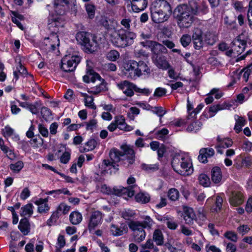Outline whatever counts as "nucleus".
<instances>
[{"instance_id": "1", "label": "nucleus", "mask_w": 252, "mask_h": 252, "mask_svg": "<svg viewBox=\"0 0 252 252\" xmlns=\"http://www.w3.org/2000/svg\"><path fill=\"white\" fill-rule=\"evenodd\" d=\"M131 20L125 17L121 21L120 25L117 22H112L109 28L108 34L111 41L117 47H124L132 44L136 38V34L129 31Z\"/></svg>"}, {"instance_id": "2", "label": "nucleus", "mask_w": 252, "mask_h": 252, "mask_svg": "<svg viewBox=\"0 0 252 252\" xmlns=\"http://www.w3.org/2000/svg\"><path fill=\"white\" fill-rule=\"evenodd\" d=\"M152 20L155 23L160 24L167 21L172 13V8L166 0H155L150 7Z\"/></svg>"}, {"instance_id": "3", "label": "nucleus", "mask_w": 252, "mask_h": 252, "mask_svg": "<svg viewBox=\"0 0 252 252\" xmlns=\"http://www.w3.org/2000/svg\"><path fill=\"white\" fill-rule=\"evenodd\" d=\"M198 8L194 3V6L182 4L178 6L175 10V18L177 23L181 29L189 28L195 20Z\"/></svg>"}, {"instance_id": "4", "label": "nucleus", "mask_w": 252, "mask_h": 252, "mask_svg": "<svg viewBox=\"0 0 252 252\" xmlns=\"http://www.w3.org/2000/svg\"><path fill=\"white\" fill-rule=\"evenodd\" d=\"M172 166L178 173L183 176L190 175L193 172L191 159L188 153L176 152L172 160Z\"/></svg>"}, {"instance_id": "5", "label": "nucleus", "mask_w": 252, "mask_h": 252, "mask_svg": "<svg viewBox=\"0 0 252 252\" xmlns=\"http://www.w3.org/2000/svg\"><path fill=\"white\" fill-rule=\"evenodd\" d=\"M70 0H55L53 7L47 5L49 12V25L51 29L57 26H62L63 24V15L65 13Z\"/></svg>"}, {"instance_id": "6", "label": "nucleus", "mask_w": 252, "mask_h": 252, "mask_svg": "<svg viewBox=\"0 0 252 252\" xmlns=\"http://www.w3.org/2000/svg\"><path fill=\"white\" fill-rule=\"evenodd\" d=\"M76 39L79 44L84 46L87 52L91 53L96 51L100 43L96 36L83 32L77 33Z\"/></svg>"}, {"instance_id": "7", "label": "nucleus", "mask_w": 252, "mask_h": 252, "mask_svg": "<svg viewBox=\"0 0 252 252\" xmlns=\"http://www.w3.org/2000/svg\"><path fill=\"white\" fill-rule=\"evenodd\" d=\"M83 79L86 83L99 82V85H97L95 87L88 91V92L90 94H96L106 89V83L104 80L101 79L98 73L94 72L93 70L88 71L87 74L83 76Z\"/></svg>"}, {"instance_id": "8", "label": "nucleus", "mask_w": 252, "mask_h": 252, "mask_svg": "<svg viewBox=\"0 0 252 252\" xmlns=\"http://www.w3.org/2000/svg\"><path fill=\"white\" fill-rule=\"evenodd\" d=\"M64 22L62 26H57L51 29L49 25V17L48 18V27L50 30L53 32L49 37L45 38L43 41V49L47 51H51L54 50L59 45L60 41L58 35L57 33L59 32L60 29H62Z\"/></svg>"}, {"instance_id": "9", "label": "nucleus", "mask_w": 252, "mask_h": 252, "mask_svg": "<svg viewBox=\"0 0 252 252\" xmlns=\"http://www.w3.org/2000/svg\"><path fill=\"white\" fill-rule=\"evenodd\" d=\"M97 190L98 191L107 194H115L118 196L126 195L128 197H132L134 195L133 190L128 188H124L122 187H115L111 189L105 184L97 185ZM126 198V197L124 196Z\"/></svg>"}, {"instance_id": "10", "label": "nucleus", "mask_w": 252, "mask_h": 252, "mask_svg": "<svg viewBox=\"0 0 252 252\" xmlns=\"http://www.w3.org/2000/svg\"><path fill=\"white\" fill-rule=\"evenodd\" d=\"M80 61V58L77 55H66L62 60L61 68L65 72L74 70Z\"/></svg>"}, {"instance_id": "11", "label": "nucleus", "mask_w": 252, "mask_h": 252, "mask_svg": "<svg viewBox=\"0 0 252 252\" xmlns=\"http://www.w3.org/2000/svg\"><path fill=\"white\" fill-rule=\"evenodd\" d=\"M129 228L133 231L135 240L137 242L143 241L146 237V232L141 221L131 220L128 222Z\"/></svg>"}, {"instance_id": "12", "label": "nucleus", "mask_w": 252, "mask_h": 252, "mask_svg": "<svg viewBox=\"0 0 252 252\" xmlns=\"http://www.w3.org/2000/svg\"><path fill=\"white\" fill-rule=\"evenodd\" d=\"M246 43L244 40L238 38L234 39L231 45V48L227 51L225 54L229 57H235L241 54L245 50Z\"/></svg>"}, {"instance_id": "13", "label": "nucleus", "mask_w": 252, "mask_h": 252, "mask_svg": "<svg viewBox=\"0 0 252 252\" xmlns=\"http://www.w3.org/2000/svg\"><path fill=\"white\" fill-rule=\"evenodd\" d=\"M117 86L118 89L127 96H132L134 94V91H138L136 86L133 83L127 81H123L118 83Z\"/></svg>"}, {"instance_id": "14", "label": "nucleus", "mask_w": 252, "mask_h": 252, "mask_svg": "<svg viewBox=\"0 0 252 252\" xmlns=\"http://www.w3.org/2000/svg\"><path fill=\"white\" fill-rule=\"evenodd\" d=\"M102 214L98 211L93 212L89 218L88 222V229L91 231L94 230L102 221Z\"/></svg>"}, {"instance_id": "15", "label": "nucleus", "mask_w": 252, "mask_h": 252, "mask_svg": "<svg viewBox=\"0 0 252 252\" xmlns=\"http://www.w3.org/2000/svg\"><path fill=\"white\" fill-rule=\"evenodd\" d=\"M141 45L150 50L153 53L158 54L159 53H165L166 48L161 44L151 40H145L140 42Z\"/></svg>"}, {"instance_id": "16", "label": "nucleus", "mask_w": 252, "mask_h": 252, "mask_svg": "<svg viewBox=\"0 0 252 252\" xmlns=\"http://www.w3.org/2000/svg\"><path fill=\"white\" fill-rule=\"evenodd\" d=\"M70 210V206L64 202L61 203L57 208L56 212L54 213L51 216L49 220L47 221V224L51 225V221H56L58 219V214L65 215L67 214Z\"/></svg>"}, {"instance_id": "17", "label": "nucleus", "mask_w": 252, "mask_h": 252, "mask_svg": "<svg viewBox=\"0 0 252 252\" xmlns=\"http://www.w3.org/2000/svg\"><path fill=\"white\" fill-rule=\"evenodd\" d=\"M192 39L195 49H200L203 46L204 41L202 31L199 28H195L193 31Z\"/></svg>"}, {"instance_id": "18", "label": "nucleus", "mask_w": 252, "mask_h": 252, "mask_svg": "<svg viewBox=\"0 0 252 252\" xmlns=\"http://www.w3.org/2000/svg\"><path fill=\"white\" fill-rule=\"evenodd\" d=\"M137 62L130 60L124 63L123 68L125 73L128 77L132 78L136 77V70H137Z\"/></svg>"}, {"instance_id": "19", "label": "nucleus", "mask_w": 252, "mask_h": 252, "mask_svg": "<svg viewBox=\"0 0 252 252\" xmlns=\"http://www.w3.org/2000/svg\"><path fill=\"white\" fill-rule=\"evenodd\" d=\"M114 122L118 127V128L125 131H130L134 129L132 126L128 125L126 122V119L123 115H117L114 117Z\"/></svg>"}, {"instance_id": "20", "label": "nucleus", "mask_w": 252, "mask_h": 252, "mask_svg": "<svg viewBox=\"0 0 252 252\" xmlns=\"http://www.w3.org/2000/svg\"><path fill=\"white\" fill-rule=\"evenodd\" d=\"M217 141L218 144L216 147L218 153L220 154H222L223 153V151L220 149L221 148H228L231 147L233 144L232 139L229 138H224L220 136L217 137Z\"/></svg>"}, {"instance_id": "21", "label": "nucleus", "mask_w": 252, "mask_h": 252, "mask_svg": "<svg viewBox=\"0 0 252 252\" xmlns=\"http://www.w3.org/2000/svg\"><path fill=\"white\" fill-rule=\"evenodd\" d=\"M118 165L115 164L112 161L108 159H104L99 167L101 169V172L103 174L110 173L115 172L117 170Z\"/></svg>"}, {"instance_id": "22", "label": "nucleus", "mask_w": 252, "mask_h": 252, "mask_svg": "<svg viewBox=\"0 0 252 252\" xmlns=\"http://www.w3.org/2000/svg\"><path fill=\"white\" fill-rule=\"evenodd\" d=\"M226 108L227 107L225 104L211 106L208 109H205L202 116L206 119L212 118L214 117L219 111Z\"/></svg>"}, {"instance_id": "23", "label": "nucleus", "mask_w": 252, "mask_h": 252, "mask_svg": "<svg viewBox=\"0 0 252 252\" xmlns=\"http://www.w3.org/2000/svg\"><path fill=\"white\" fill-rule=\"evenodd\" d=\"M131 3L132 11L139 12L146 9L148 5L147 0H128Z\"/></svg>"}, {"instance_id": "24", "label": "nucleus", "mask_w": 252, "mask_h": 252, "mask_svg": "<svg viewBox=\"0 0 252 252\" xmlns=\"http://www.w3.org/2000/svg\"><path fill=\"white\" fill-rule=\"evenodd\" d=\"M215 151L212 148H202L199 151L198 158L201 162L206 163L207 158L213 157Z\"/></svg>"}, {"instance_id": "25", "label": "nucleus", "mask_w": 252, "mask_h": 252, "mask_svg": "<svg viewBox=\"0 0 252 252\" xmlns=\"http://www.w3.org/2000/svg\"><path fill=\"white\" fill-rule=\"evenodd\" d=\"M183 216L186 223L191 224L196 219V215L193 210L190 207H185L183 209Z\"/></svg>"}, {"instance_id": "26", "label": "nucleus", "mask_w": 252, "mask_h": 252, "mask_svg": "<svg viewBox=\"0 0 252 252\" xmlns=\"http://www.w3.org/2000/svg\"><path fill=\"white\" fill-rule=\"evenodd\" d=\"M49 198H39L34 201V204L37 205V211L40 213H47L50 210V206L48 204Z\"/></svg>"}, {"instance_id": "27", "label": "nucleus", "mask_w": 252, "mask_h": 252, "mask_svg": "<svg viewBox=\"0 0 252 252\" xmlns=\"http://www.w3.org/2000/svg\"><path fill=\"white\" fill-rule=\"evenodd\" d=\"M136 77H140L143 75H148L150 73V69L147 64L143 61L137 62Z\"/></svg>"}, {"instance_id": "28", "label": "nucleus", "mask_w": 252, "mask_h": 252, "mask_svg": "<svg viewBox=\"0 0 252 252\" xmlns=\"http://www.w3.org/2000/svg\"><path fill=\"white\" fill-rule=\"evenodd\" d=\"M110 231L114 236H121L127 232V227L125 224H122L120 227L116 225L112 224Z\"/></svg>"}, {"instance_id": "29", "label": "nucleus", "mask_w": 252, "mask_h": 252, "mask_svg": "<svg viewBox=\"0 0 252 252\" xmlns=\"http://www.w3.org/2000/svg\"><path fill=\"white\" fill-rule=\"evenodd\" d=\"M194 120H192L191 117L190 119L188 120L189 124L186 128L187 131L194 133L201 129L202 125V123L198 121H194Z\"/></svg>"}, {"instance_id": "30", "label": "nucleus", "mask_w": 252, "mask_h": 252, "mask_svg": "<svg viewBox=\"0 0 252 252\" xmlns=\"http://www.w3.org/2000/svg\"><path fill=\"white\" fill-rule=\"evenodd\" d=\"M221 169L218 166L214 167L211 170V179L215 184H219L222 180Z\"/></svg>"}, {"instance_id": "31", "label": "nucleus", "mask_w": 252, "mask_h": 252, "mask_svg": "<svg viewBox=\"0 0 252 252\" xmlns=\"http://www.w3.org/2000/svg\"><path fill=\"white\" fill-rule=\"evenodd\" d=\"M243 196L239 191L234 192L230 198V203L233 206H238L243 203Z\"/></svg>"}, {"instance_id": "32", "label": "nucleus", "mask_w": 252, "mask_h": 252, "mask_svg": "<svg viewBox=\"0 0 252 252\" xmlns=\"http://www.w3.org/2000/svg\"><path fill=\"white\" fill-rule=\"evenodd\" d=\"M80 95L84 98L85 105L91 109L95 110L96 106L94 102V98L92 96L84 93H80Z\"/></svg>"}, {"instance_id": "33", "label": "nucleus", "mask_w": 252, "mask_h": 252, "mask_svg": "<svg viewBox=\"0 0 252 252\" xmlns=\"http://www.w3.org/2000/svg\"><path fill=\"white\" fill-rule=\"evenodd\" d=\"M18 228L24 235H28L30 231V225L28 220L26 218L21 219Z\"/></svg>"}, {"instance_id": "34", "label": "nucleus", "mask_w": 252, "mask_h": 252, "mask_svg": "<svg viewBox=\"0 0 252 252\" xmlns=\"http://www.w3.org/2000/svg\"><path fill=\"white\" fill-rule=\"evenodd\" d=\"M33 206L31 203H28L21 208L20 214L23 217H30L33 213Z\"/></svg>"}, {"instance_id": "35", "label": "nucleus", "mask_w": 252, "mask_h": 252, "mask_svg": "<svg viewBox=\"0 0 252 252\" xmlns=\"http://www.w3.org/2000/svg\"><path fill=\"white\" fill-rule=\"evenodd\" d=\"M125 153H122L116 149H112L110 152V158L111 161L115 164L120 161L121 158L124 156Z\"/></svg>"}, {"instance_id": "36", "label": "nucleus", "mask_w": 252, "mask_h": 252, "mask_svg": "<svg viewBox=\"0 0 252 252\" xmlns=\"http://www.w3.org/2000/svg\"><path fill=\"white\" fill-rule=\"evenodd\" d=\"M82 214L78 211H73L69 215V220L74 225L79 224L82 220Z\"/></svg>"}, {"instance_id": "37", "label": "nucleus", "mask_w": 252, "mask_h": 252, "mask_svg": "<svg viewBox=\"0 0 252 252\" xmlns=\"http://www.w3.org/2000/svg\"><path fill=\"white\" fill-rule=\"evenodd\" d=\"M11 13L12 22L16 24L19 29L23 30L24 27L20 21L24 20V16L16 11H11Z\"/></svg>"}, {"instance_id": "38", "label": "nucleus", "mask_w": 252, "mask_h": 252, "mask_svg": "<svg viewBox=\"0 0 252 252\" xmlns=\"http://www.w3.org/2000/svg\"><path fill=\"white\" fill-rule=\"evenodd\" d=\"M123 148L125 155H129V157L126 159L127 162L129 164H133L135 160L134 151L130 147L126 145L123 146Z\"/></svg>"}, {"instance_id": "39", "label": "nucleus", "mask_w": 252, "mask_h": 252, "mask_svg": "<svg viewBox=\"0 0 252 252\" xmlns=\"http://www.w3.org/2000/svg\"><path fill=\"white\" fill-rule=\"evenodd\" d=\"M234 118L236 121L234 129L238 133L242 130V127L246 125V121L244 118L238 115H235Z\"/></svg>"}, {"instance_id": "40", "label": "nucleus", "mask_w": 252, "mask_h": 252, "mask_svg": "<svg viewBox=\"0 0 252 252\" xmlns=\"http://www.w3.org/2000/svg\"><path fill=\"white\" fill-rule=\"evenodd\" d=\"M203 35L204 42L207 44L213 45L217 40V37L215 34L210 32H206Z\"/></svg>"}, {"instance_id": "41", "label": "nucleus", "mask_w": 252, "mask_h": 252, "mask_svg": "<svg viewBox=\"0 0 252 252\" xmlns=\"http://www.w3.org/2000/svg\"><path fill=\"white\" fill-rule=\"evenodd\" d=\"M135 200L137 202L141 203H148L150 199L149 194L146 192H140L135 196Z\"/></svg>"}, {"instance_id": "42", "label": "nucleus", "mask_w": 252, "mask_h": 252, "mask_svg": "<svg viewBox=\"0 0 252 252\" xmlns=\"http://www.w3.org/2000/svg\"><path fill=\"white\" fill-rule=\"evenodd\" d=\"M153 133L155 138L163 140L169 133V130L166 128H163L160 130L155 129Z\"/></svg>"}, {"instance_id": "43", "label": "nucleus", "mask_w": 252, "mask_h": 252, "mask_svg": "<svg viewBox=\"0 0 252 252\" xmlns=\"http://www.w3.org/2000/svg\"><path fill=\"white\" fill-rule=\"evenodd\" d=\"M44 140L40 136H36L33 139H32L30 143L32 145V147L34 148H39V152H41V149H40L43 145Z\"/></svg>"}, {"instance_id": "44", "label": "nucleus", "mask_w": 252, "mask_h": 252, "mask_svg": "<svg viewBox=\"0 0 252 252\" xmlns=\"http://www.w3.org/2000/svg\"><path fill=\"white\" fill-rule=\"evenodd\" d=\"M187 102V110L188 113V120L190 119V117L192 120H195L196 119V114L198 113V111H196L193 109V106L189 99H188Z\"/></svg>"}, {"instance_id": "45", "label": "nucleus", "mask_w": 252, "mask_h": 252, "mask_svg": "<svg viewBox=\"0 0 252 252\" xmlns=\"http://www.w3.org/2000/svg\"><path fill=\"white\" fill-rule=\"evenodd\" d=\"M156 63L158 67L162 69H166L169 66L168 62L163 57H158L156 60Z\"/></svg>"}, {"instance_id": "46", "label": "nucleus", "mask_w": 252, "mask_h": 252, "mask_svg": "<svg viewBox=\"0 0 252 252\" xmlns=\"http://www.w3.org/2000/svg\"><path fill=\"white\" fill-rule=\"evenodd\" d=\"M153 239L158 245H161L163 243V237L160 230L157 229L153 234Z\"/></svg>"}, {"instance_id": "47", "label": "nucleus", "mask_w": 252, "mask_h": 252, "mask_svg": "<svg viewBox=\"0 0 252 252\" xmlns=\"http://www.w3.org/2000/svg\"><path fill=\"white\" fill-rule=\"evenodd\" d=\"M151 110L159 117V122L161 123V118L166 113V111L161 107H152Z\"/></svg>"}, {"instance_id": "48", "label": "nucleus", "mask_w": 252, "mask_h": 252, "mask_svg": "<svg viewBox=\"0 0 252 252\" xmlns=\"http://www.w3.org/2000/svg\"><path fill=\"white\" fill-rule=\"evenodd\" d=\"M188 123H189V122H188V118L187 120L182 118H177L171 121L169 123V126L181 127L184 126Z\"/></svg>"}, {"instance_id": "49", "label": "nucleus", "mask_w": 252, "mask_h": 252, "mask_svg": "<svg viewBox=\"0 0 252 252\" xmlns=\"http://www.w3.org/2000/svg\"><path fill=\"white\" fill-rule=\"evenodd\" d=\"M143 221L141 222L144 228L151 229L154 224V221L148 216H143L141 217Z\"/></svg>"}, {"instance_id": "50", "label": "nucleus", "mask_w": 252, "mask_h": 252, "mask_svg": "<svg viewBox=\"0 0 252 252\" xmlns=\"http://www.w3.org/2000/svg\"><path fill=\"white\" fill-rule=\"evenodd\" d=\"M120 58V53L116 50H112L108 52L106 58L112 62H115Z\"/></svg>"}, {"instance_id": "51", "label": "nucleus", "mask_w": 252, "mask_h": 252, "mask_svg": "<svg viewBox=\"0 0 252 252\" xmlns=\"http://www.w3.org/2000/svg\"><path fill=\"white\" fill-rule=\"evenodd\" d=\"M199 184L203 187H207L210 184V180L209 177L205 174H201L198 177Z\"/></svg>"}, {"instance_id": "52", "label": "nucleus", "mask_w": 252, "mask_h": 252, "mask_svg": "<svg viewBox=\"0 0 252 252\" xmlns=\"http://www.w3.org/2000/svg\"><path fill=\"white\" fill-rule=\"evenodd\" d=\"M1 150L9 159L13 160L15 158L16 155L14 152L6 146H1Z\"/></svg>"}, {"instance_id": "53", "label": "nucleus", "mask_w": 252, "mask_h": 252, "mask_svg": "<svg viewBox=\"0 0 252 252\" xmlns=\"http://www.w3.org/2000/svg\"><path fill=\"white\" fill-rule=\"evenodd\" d=\"M97 126V122L95 119H92L86 123V129L88 131L93 132L96 130Z\"/></svg>"}, {"instance_id": "54", "label": "nucleus", "mask_w": 252, "mask_h": 252, "mask_svg": "<svg viewBox=\"0 0 252 252\" xmlns=\"http://www.w3.org/2000/svg\"><path fill=\"white\" fill-rule=\"evenodd\" d=\"M179 191L174 188L170 189L168 191V197L172 201H176L179 198Z\"/></svg>"}, {"instance_id": "55", "label": "nucleus", "mask_w": 252, "mask_h": 252, "mask_svg": "<svg viewBox=\"0 0 252 252\" xmlns=\"http://www.w3.org/2000/svg\"><path fill=\"white\" fill-rule=\"evenodd\" d=\"M24 166V163L22 161H18L16 163H11L9 165L10 169L15 173L19 172Z\"/></svg>"}, {"instance_id": "56", "label": "nucleus", "mask_w": 252, "mask_h": 252, "mask_svg": "<svg viewBox=\"0 0 252 252\" xmlns=\"http://www.w3.org/2000/svg\"><path fill=\"white\" fill-rule=\"evenodd\" d=\"M97 22L105 27L109 31V28L111 27L112 22L115 21H111L110 20L108 21L105 17L101 16L100 18H97Z\"/></svg>"}, {"instance_id": "57", "label": "nucleus", "mask_w": 252, "mask_h": 252, "mask_svg": "<svg viewBox=\"0 0 252 252\" xmlns=\"http://www.w3.org/2000/svg\"><path fill=\"white\" fill-rule=\"evenodd\" d=\"M85 8L89 18L90 19L94 18L95 9L94 5L90 3H87L85 5Z\"/></svg>"}, {"instance_id": "58", "label": "nucleus", "mask_w": 252, "mask_h": 252, "mask_svg": "<svg viewBox=\"0 0 252 252\" xmlns=\"http://www.w3.org/2000/svg\"><path fill=\"white\" fill-rule=\"evenodd\" d=\"M224 236L227 239L236 242L238 240V236L236 233L232 231H227L224 234Z\"/></svg>"}, {"instance_id": "59", "label": "nucleus", "mask_w": 252, "mask_h": 252, "mask_svg": "<svg viewBox=\"0 0 252 252\" xmlns=\"http://www.w3.org/2000/svg\"><path fill=\"white\" fill-rule=\"evenodd\" d=\"M242 149L246 152H250L252 151V142L248 139H245L241 145Z\"/></svg>"}, {"instance_id": "60", "label": "nucleus", "mask_w": 252, "mask_h": 252, "mask_svg": "<svg viewBox=\"0 0 252 252\" xmlns=\"http://www.w3.org/2000/svg\"><path fill=\"white\" fill-rule=\"evenodd\" d=\"M96 145V141L94 139H91L86 143L84 151L86 152L92 151L95 148Z\"/></svg>"}, {"instance_id": "61", "label": "nucleus", "mask_w": 252, "mask_h": 252, "mask_svg": "<svg viewBox=\"0 0 252 252\" xmlns=\"http://www.w3.org/2000/svg\"><path fill=\"white\" fill-rule=\"evenodd\" d=\"M191 41V37L188 34H184L180 39V41L182 45L184 47L188 46Z\"/></svg>"}, {"instance_id": "62", "label": "nucleus", "mask_w": 252, "mask_h": 252, "mask_svg": "<svg viewBox=\"0 0 252 252\" xmlns=\"http://www.w3.org/2000/svg\"><path fill=\"white\" fill-rule=\"evenodd\" d=\"M237 230L240 234L243 236L250 231V228L247 225L242 224L238 227Z\"/></svg>"}, {"instance_id": "63", "label": "nucleus", "mask_w": 252, "mask_h": 252, "mask_svg": "<svg viewBox=\"0 0 252 252\" xmlns=\"http://www.w3.org/2000/svg\"><path fill=\"white\" fill-rule=\"evenodd\" d=\"M197 220H198V223L199 225L202 224V222L206 220L205 214L203 209H200L198 211L197 218L196 217Z\"/></svg>"}, {"instance_id": "64", "label": "nucleus", "mask_w": 252, "mask_h": 252, "mask_svg": "<svg viewBox=\"0 0 252 252\" xmlns=\"http://www.w3.org/2000/svg\"><path fill=\"white\" fill-rule=\"evenodd\" d=\"M247 17L249 25L250 28L252 29V0H251L249 2Z\"/></svg>"}]
</instances>
